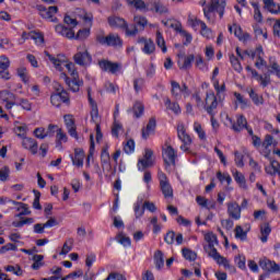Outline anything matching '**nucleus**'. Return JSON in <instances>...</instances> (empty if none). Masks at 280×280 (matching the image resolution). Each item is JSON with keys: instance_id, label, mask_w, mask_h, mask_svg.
Masks as SVG:
<instances>
[{"instance_id": "a211bd4d", "label": "nucleus", "mask_w": 280, "mask_h": 280, "mask_svg": "<svg viewBox=\"0 0 280 280\" xmlns=\"http://www.w3.org/2000/svg\"><path fill=\"white\" fill-rule=\"evenodd\" d=\"M194 60H196V55L189 54V55H179L177 60V67L180 69V71H189L194 65Z\"/></svg>"}, {"instance_id": "864d4df0", "label": "nucleus", "mask_w": 280, "mask_h": 280, "mask_svg": "<svg viewBox=\"0 0 280 280\" xmlns=\"http://www.w3.org/2000/svg\"><path fill=\"white\" fill-rule=\"evenodd\" d=\"M162 23L166 27H172V30H175V32H177V34H179V35H180V32L185 31V28H183V24H180V22H165V21H162Z\"/></svg>"}, {"instance_id": "bf43d9fd", "label": "nucleus", "mask_w": 280, "mask_h": 280, "mask_svg": "<svg viewBox=\"0 0 280 280\" xmlns=\"http://www.w3.org/2000/svg\"><path fill=\"white\" fill-rule=\"evenodd\" d=\"M116 240L119 244H121L125 247L132 245V241H130V237L126 236V234H118Z\"/></svg>"}, {"instance_id": "f03ea898", "label": "nucleus", "mask_w": 280, "mask_h": 280, "mask_svg": "<svg viewBox=\"0 0 280 280\" xmlns=\"http://www.w3.org/2000/svg\"><path fill=\"white\" fill-rule=\"evenodd\" d=\"M129 5L142 12H155L156 14H167V8L161 0H127Z\"/></svg>"}, {"instance_id": "cd10ccee", "label": "nucleus", "mask_w": 280, "mask_h": 280, "mask_svg": "<svg viewBox=\"0 0 280 280\" xmlns=\"http://www.w3.org/2000/svg\"><path fill=\"white\" fill-rule=\"evenodd\" d=\"M155 130H156V119L150 118L149 122L147 124V127L142 128V139H148L152 137Z\"/></svg>"}, {"instance_id": "58836bf2", "label": "nucleus", "mask_w": 280, "mask_h": 280, "mask_svg": "<svg viewBox=\"0 0 280 280\" xmlns=\"http://www.w3.org/2000/svg\"><path fill=\"white\" fill-rule=\"evenodd\" d=\"M108 23H109L110 27H120V28L126 27V20H124L119 16H109Z\"/></svg>"}, {"instance_id": "6e6552de", "label": "nucleus", "mask_w": 280, "mask_h": 280, "mask_svg": "<svg viewBox=\"0 0 280 280\" xmlns=\"http://www.w3.org/2000/svg\"><path fill=\"white\" fill-rule=\"evenodd\" d=\"M55 89L57 92L50 95V104L56 108L61 106V104H69V93L62 90V86L58 83L55 84Z\"/></svg>"}, {"instance_id": "423d86ee", "label": "nucleus", "mask_w": 280, "mask_h": 280, "mask_svg": "<svg viewBox=\"0 0 280 280\" xmlns=\"http://www.w3.org/2000/svg\"><path fill=\"white\" fill-rule=\"evenodd\" d=\"M224 8H226V0H211L208 9H203L206 19L211 21V14H213V12H218L220 19H222L224 16Z\"/></svg>"}, {"instance_id": "39448f33", "label": "nucleus", "mask_w": 280, "mask_h": 280, "mask_svg": "<svg viewBox=\"0 0 280 280\" xmlns=\"http://www.w3.org/2000/svg\"><path fill=\"white\" fill-rule=\"evenodd\" d=\"M73 60L75 65H79V67H91V62H93V57L89 52L86 46L81 45L78 47V51L77 54H74Z\"/></svg>"}, {"instance_id": "a19ab883", "label": "nucleus", "mask_w": 280, "mask_h": 280, "mask_svg": "<svg viewBox=\"0 0 280 280\" xmlns=\"http://www.w3.org/2000/svg\"><path fill=\"white\" fill-rule=\"evenodd\" d=\"M16 74L19 75L20 80L24 82V84L30 83V72L27 71V68L20 67L16 69Z\"/></svg>"}, {"instance_id": "72a5a7b5", "label": "nucleus", "mask_w": 280, "mask_h": 280, "mask_svg": "<svg viewBox=\"0 0 280 280\" xmlns=\"http://www.w3.org/2000/svg\"><path fill=\"white\" fill-rule=\"evenodd\" d=\"M234 180L241 187V189H248V185H246V177L240 171H235L233 173Z\"/></svg>"}, {"instance_id": "393cba45", "label": "nucleus", "mask_w": 280, "mask_h": 280, "mask_svg": "<svg viewBox=\"0 0 280 280\" xmlns=\"http://www.w3.org/2000/svg\"><path fill=\"white\" fill-rule=\"evenodd\" d=\"M183 240H184L183 234H180V233L176 234V232H174V231L167 232L164 236V242L170 245H172V244H174V242H176L177 246H180V244H183Z\"/></svg>"}, {"instance_id": "4c0bfd02", "label": "nucleus", "mask_w": 280, "mask_h": 280, "mask_svg": "<svg viewBox=\"0 0 280 280\" xmlns=\"http://www.w3.org/2000/svg\"><path fill=\"white\" fill-rule=\"evenodd\" d=\"M252 8H254V21L256 23H264V15L261 14V10H259V2L252 1Z\"/></svg>"}, {"instance_id": "de8ad7c7", "label": "nucleus", "mask_w": 280, "mask_h": 280, "mask_svg": "<svg viewBox=\"0 0 280 280\" xmlns=\"http://www.w3.org/2000/svg\"><path fill=\"white\" fill-rule=\"evenodd\" d=\"M230 62H231L234 71H237V73H242L244 68L242 67L240 59H237V57H235V55H230Z\"/></svg>"}, {"instance_id": "bb28decb", "label": "nucleus", "mask_w": 280, "mask_h": 280, "mask_svg": "<svg viewBox=\"0 0 280 280\" xmlns=\"http://www.w3.org/2000/svg\"><path fill=\"white\" fill-rule=\"evenodd\" d=\"M56 34H59V36H63V38H75V32H73L72 28H69L62 24H58L55 26Z\"/></svg>"}, {"instance_id": "338daca9", "label": "nucleus", "mask_w": 280, "mask_h": 280, "mask_svg": "<svg viewBox=\"0 0 280 280\" xmlns=\"http://www.w3.org/2000/svg\"><path fill=\"white\" fill-rule=\"evenodd\" d=\"M33 135L36 139H47V129L38 127L34 130Z\"/></svg>"}, {"instance_id": "a878e982", "label": "nucleus", "mask_w": 280, "mask_h": 280, "mask_svg": "<svg viewBox=\"0 0 280 280\" xmlns=\"http://www.w3.org/2000/svg\"><path fill=\"white\" fill-rule=\"evenodd\" d=\"M228 214L233 220H240L242 218V207L237 202L228 203Z\"/></svg>"}, {"instance_id": "20e7f679", "label": "nucleus", "mask_w": 280, "mask_h": 280, "mask_svg": "<svg viewBox=\"0 0 280 280\" xmlns=\"http://www.w3.org/2000/svg\"><path fill=\"white\" fill-rule=\"evenodd\" d=\"M218 96L215 95V92L213 90H209L206 92V96L203 100V110L210 115V117H215V114L218 113Z\"/></svg>"}, {"instance_id": "6ab92c4d", "label": "nucleus", "mask_w": 280, "mask_h": 280, "mask_svg": "<svg viewBox=\"0 0 280 280\" xmlns=\"http://www.w3.org/2000/svg\"><path fill=\"white\" fill-rule=\"evenodd\" d=\"M98 67L102 71H107V73H117L119 69H121V66L117 62L109 61L107 59H101L98 60Z\"/></svg>"}, {"instance_id": "e2e57ef3", "label": "nucleus", "mask_w": 280, "mask_h": 280, "mask_svg": "<svg viewBox=\"0 0 280 280\" xmlns=\"http://www.w3.org/2000/svg\"><path fill=\"white\" fill-rule=\"evenodd\" d=\"M68 138L67 133L62 131V129H57V145H61V143H67Z\"/></svg>"}, {"instance_id": "f257e3e1", "label": "nucleus", "mask_w": 280, "mask_h": 280, "mask_svg": "<svg viewBox=\"0 0 280 280\" xmlns=\"http://www.w3.org/2000/svg\"><path fill=\"white\" fill-rule=\"evenodd\" d=\"M45 56L54 65L57 71H62V67H66L72 80L69 79V77L65 72L60 73V79L63 80V82H66L67 86L70 91H72V93H78L80 91V88L84 86V81L80 79V74L75 69V63L68 61L65 55H58L57 57H55L54 55L45 51Z\"/></svg>"}, {"instance_id": "f704fd0d", "label": "nucleus", "mask_w": 280, "mask_h": 280, "mask_svg": "<svg viewBox=\"0 0 280 280\" xmlns=\"http://www.w3.org/2000/svg\"><path fill=\"white\" fill-rule=\"evenodd\" d=\"M171 93L173 95V97H175V100H180L182 95H183V85L180 86V84L176 81H172L171 82Z\"/></svg>"}, {"instance_id": "4468645a", "label": "nucleus", "mask_w": 280, "mask_h": 280, "mask_svg": "<svg viewBox=\"0 0 280 280\" xmlns=\"http://www.w3.org/2000/svg\"><path fill=\"white\" fill-rule=\"evenodd\" d=\"M154 165V152L150 149H145L143 156L138 160V170L139 172H143V170H148V167H152Z\"/></svg>"}, {"instance_id": "4d7b16f0", "label": "nucleus", "mask_w": 280, "mask_h": 280, "mask_svg": "<svg viewBox=\"0 0 280 280\" xmlns=\"http://www.w3.org/2000/svg\"><path fill=\"white\" fill-rule=\"evenodd\" d=\"M234 233H235L236 240H241V242L246 241L247 233L244 231L242 225H236Z\"/></svg>"}, {"instance_id": "ddd939ff", "label": "nucleus", "mask_w": 280, "mask_h": 280, "mask_svg": "<svg viewBox=\"0 0 280 280\" xmlns=\"http://www.w3.org/2000/svg\"><path fill=\"white\" fill-rule=\"evenodd\" d=\"M97 42L101 45H107V47L121 48L124 47V40L117 34H109L107 36H98Z\"/></svg>"}, {"instance_id": "7ed1b4c3", "label": "nucleus", "mask_w": 280, "mask_h": 280, "mask_svg": "<svg viewBox=\"0 0 280 280\" xmlns=\"http://www.w3.org/2000/svg\"><path fill=\"white\" fill-rule=\"evenodd\" d=\"M203 248L207 255L210 256L213 260H215L218 266H223V268H225V270H229L231 275H235V272H237V269L235 268V266L231 265V261H229L226 257L218 253L215 245H205Z\"/></svg>"}, {"instance_id": "dca6fc26", "label": "nucleus", "mask_w": 280, "mask_h": 280, "mask_svg": "<svg viewBox=\"0 0 280 280\" xmlns=\"http://www.w3.org/2000/svg\"><path fill=\"white\" fill-rule=\"evenodd\" d=\"M245 69L248 73H250L252 78H254V80H256V82L262 86V89H266V86L270 85L271 79L269 73L259 74V72L253 69L250 66H247Z\"/></svg>"}, {"instance_id": "0e129e2a", "label": "nucleus", "mask_w": 280, "mask_h": 280, "mask_svg": "<svg viewBox=\"0 0 280 280\" xmlns=\"http://www.w3.org/2000/svg\"><path fill=\"white\" fill-rule=\"evenodd\" d=\"M10 178V166H4L0 170V182L5 183Z\"/></svg>"}, {"instance_id": "c85d7f7f", "label": "nucleus", "mask_w": 280, "mask_h": 280, "mask_svg": "<svg viewBox=\"0 0 280 280\" xmlns=\"http://www.w3.org/2000/svg\"><path fill=\"white\" fill-rule=\"evenodd\" d=\"M133 212L136 220L143 218L145 208H143V198H138L137 202L133 203Z\"/></svg>"}, {"instance_id": "8fccbe9b", "label": "nucleus", "mask_w": 280, "mask_h": 280, "mask_svg": "<svg viewBox=\"0 0 280 280\" xmlns=\"http://www.w3.org/2000/svg\"><path fill=\"white\" fill-rule=\"evenodd\" d=\"M194 130L201 141H205V139H207V133L205 132V129H202V125L200 122H194Z\"/></svg>"}, {"instance_id": "aec40b11", "label": "nucleus", "mask_w": 280, "mask_h": 280, "mask_svg": "<svg viewBox=\"0 0 280 280\" xmlns=\"http://www.w3.org/2000/svg\"><path fill=\"white\" fill-rule=\"evenodd\" d=\"M137 43L139 45H143L142 51L147 56H152V54H154V51H156V46L154 45V40H152L150 38L139 37Z\"/></svg>"}, {"instance_id": "9b49d317", "label": "nucleus", "mask_w": 280, "mask_h": 280, "mask_svg": "<svg viewBox=\"0 0 280 280\" xmlns=\"http://www.w3.org/2000/svg\"><path fill=\"white\" fill-rule=\"evenodd\" d=\"M225 126H231L232 130L234 132H242L244 128H248V121L246 120V117L244 115H237L236 116V122L233 121V118L229 116V114H225V118L223 119Z\"/></svg>"}, {"instance_id": "c03bdc74", "label": "nucleus", "mask_w": 280, "mask_h": 280, "mask_svg": "<svg viewBox=\"0 0 280 280\" xmlns=\"http://www.w3.org/2000/svg\"><path fill=\"white\" fill-rule=\"evenodd\" d=\"M11 205H14L15 207H21V209H24V211H21L16 217L21 218L22 215H30L32 213V211H30V208L27 207L26 203L23 202H19V201H14L12 199H10Z\"/></svg>"}, {"instance_id": "052dcab7", "label": "nucleus", "mask_w": 280, "mask_h": 280, "mask_svg": "<svg viewBox=\"0 0 280 280\" xmlns=\"http://www.w3.org/2000/svg\"><path fill=\"white\" fill-rule=\"evenodd\" d=\"M133 22L136 23V25H138V27H142V30H145V27L148 25V19H145V16H141V15H136L133 18Z\"/></svg>"}, {"instance_id": "69168bd1", "label": "nucleus", "mask_w": 280, "mask_h": 280, "mask_svg": "<svg viewBox=\"0 0 280 280\" xmlns=\"http://www.w3.org/2000/svg\"><path fill=\"white\" fill-rule=\"evenodd\" d=\"M124 152H126V154H132L135 152V140L129 139L124 144Z\"/></svg>"}, {"instance_id": "0eeeda50", "label": "nucleus", "mask_w": 280, "mask_h": 280, "mask_svg": "<svg viewBox=\"0 0 280 280\" xmlns=\"http://www.w3.org/2000/svg\"><path fill=\"white\" fill-rule=\"evenodd\" d=\"M88 100L91 106V119L95 124L96 128V141L102 139V129L100 128V110L97 109V103L91 97V91H88Z\"/></svg>"}, {"instance_id": "9d476101", "label": "nucleus", "mask_w": 280, "mask_h": 280, "mask_svg": "<svg viewBox=\"0 0 280 280\" xmlns=\"http://www.w3.org/2000/svg\"><path fill=\"white\" fill-rule=\"evenodd\" d=\"M246 56L252 60H255L254 66L256 69H261L262 67H268V62L264 60V47L257 46L255 50L245 51Z\"/></svg>"}, {"instance_id": "473e14b6", "label": "nucleus", "mask_w": 280, "mask_h": 280, "mask_svg": "<svg viewBox=\"0 0 280 280\" xmlns=\"http://www.w3.org/2000/svg\"><path fill=\"white\" fill-rule=\"evenodd\" d=\"M164 105L166 107V110H171L172 113H174V115H180L182 109H180V105L176 102H172V100L166 98L164 101Z\"/></svg>"}, {"instance_id": "79ce46f5", "label": "nucleus", "mask_w": 280, "mask_h": 280, "mask_svg": "<svg viewBox=\"0 0 280 280\" xmlns=\"http://www.w3.org/2000/svg\"><path fill=\"white\" fill-rule=\"evenodd\" d=\"M191 100L195 102L197 108H202L205 106V101L202 100V92L197 90L191 94Z\"/></svg>"}, {"instance_id": "09e8293b", "label": "nucleus", "mask_w": 280, "mask_h": 280, "mask_svg": "<svg viewBox=\"0 0 280 280\" xmlns=\"http://www.w3.org/2000/svg\"><path fill=\"white\" fill-rule=\"evenodd\" d=\"M72 249H73V238H68L63 243V246H62L61 252L59 253V255H69V253H71Z\"/></svg>"}, {"instance_id": "ea45409f", "label": "nucleus", "mask_w": 280, "mask_h": 280, "mask_svg": "<svg viewBox=\"0 0 280 280\" xmlns=\"http://www.w3.org/2000/svg\"><path fill=\"white\" fill-rule=\"evenodd\" d=\"M14 132L20 137L21 139H25L27 135V125L15 122Z\"/></svg>"}, {"instance_id": "b1692460", "label": "nucleus", "mask_w": 280, "mask_h": 280, "mask_svg": "<svg viewBox=\"0 0 280 280\" xmlns=\"http://www.w3.org/2000/svg\"><path fill=\"white\" fill-rule=\"evenodd\" d=\"M259 266L262 270H266L267 272H279V265L268 258L260 259Z\"/></svg>"}, {"instance_id": "a18cd8bd", "label": "nucleus", "mask_w": 280, "mask_h": 280, "mask_svg": "<svg viewBox=\"0 0 280 280\" xmlns=\"http://www.w3.org/2000/svg\"><path fill=\"white\" fill-rule=\"evenodd\" d=\"M154 264H155L158 270H161V268H163V266H165V258H163V252H161V250L155 252Z\"/></svg>"}, {"instance_id": "412c9836", "label": "nucleus", "mask_w": 280, "mask_h": 280, "mask_svg": "<svg viewBox=\"0 0 280 280\" xmlns=\"http://www.w3.org/2000/svg\"><path fill=\"white\" fill-rule=\"evenodd\" d=\"M85 158H86V154L84 153V150L81 148L74 149V155H70L72 165H74L75 167H84Z\"/></svg>"}, {"instance_id": "3c124183", "label": "nucleus", "mask_w": 280, "mask_h": 280, "mask_svg": "<svg viewBox=\"0 0 280 280\" xmlns=\"http://www.w3.org/2000/svg\"><path fill=\"white\" fill-rule=\"evenodd\" d=\"M5 272H12L13 275H15V277H23V269H21V266L16 265V266H5L4 267Z\"/></svg>"}, {"instance_id": "5701e85b", "label": "nucleus", "mask_w": 280, "mask_h": 280, "mask_svg": "<svg viewBox=\"0 0 280 280\" xmlns=\"http://www.w3.org/2000/svg\"><path fill=\"white\" fill-rule=\"evenodd\" d=\"M39 12L40 16L46 19V21H50V23L58 21V19L54 18V15L58 13V7L40 8Z\"/></svg>"}, {"instance_id": "c756f323", "label": "nucleus", "mask_w": 280, "mask_h": 280, "mask_svg": "<svg viewBox=\"0 0 280 280\" xmlns=\"http://www.w3.org/2000/svg\"><path fill=\"white\" fill-rule=\"evenodd\" d=\"M265 10H268L270 14H280V4L275 0H262Z\"/></svg>"}, {"instance_id": "7c9ffc66", "label": "nucleus", "mask_w": 280, "mask_h": 280, "mask_svg": "<svg viewBox=\"0 0 280 280\" xmlns=\"http://www.w3.org/2000/svg\"><path fill=\"white\" fill-rule=\"evenodd\" d=\"M247 93L255 106H264V95H259L254 89H249Z\"/></svg>"}, {"instance_id": "6e6d98bb", "label": "nucleus", "mask_w": 280, "mask_h": 280, "mask_svg": "<svg viewBox=\"0 0 280 280\" xmlns=\"http://www.w3.org/2000/svg\"><path fill=\"white\" fill-rule=\"evenodd\" d=\"M205 241L208 243V246H218V236L213 232L205 234Z\"/></svg>"}, {"instance_id": "2eb2a0df", "label": "nucleus", "mask_w": 280, "mask_h": 280, "mask_svg": "<svg viewBox=\"0 0 280 280\" xmlns=\"http://www.w3.org/2000/svg\"><path fill=\"white\" fill-rule=\"evenodd\" d=\"M0 102L4 104L5 110L10 112L16 105V94L8 90H2L0 91Z\"/></svg>"}, {"instance_id": "37998d69", "label": "nucleus", "mask_w": 280, "mask_h": 280, "mask_svg": "<svg viewBox=\"0 0 280 280\" xmlns=\"http://www.w3.org/2000/svg\"><path fill=\"white\" fill-rule=\"evenodd\" d=\"M195 66L200 71H209V67L207 66V62H205V59L202 58V55H196L195 56Z\"/></svg>"}, {"instance_id": "4be33fe9", "label": "nucleus", "mask_w": 280, "mask_h": 280, "mask_svg": "<svg viewBox=\"0 0 280 280\" xmlns=\"http://www.w3.org/2000/svg\"><path fill=\"white\" fill-rule=\"evenodd\" d=\"M22 148H24V150H28L31 154H38V141H36L34 138H23Z\"/></svg>"}, {"instance_id": "13d9d810", "label": "nucleus", "mask_w": 280, "mask_h": 280, "mask_svg": "<svg viewBox=\"0 0 280 280\" xmlns=\"http://www.w3.org/2000/svg\"><path fill=\"white\" fill-rule=\"evenodd\" d=\"M269 65L277 78L280 79V66L275 57H269Z\"/></svg>"}, {"instance_id": "680f3d73", "label": "nucleus", "mask_w": 280, "mask_h": 280, "mask_svg": "<svg viewBox=\"0 0 280 280\" xmlns=\"http://www.w3.org/2000/svg\"><path fill=\"white\" fill-rule=\"evenodd\" d=\"M15 106H21L23 110H32V103L27 98H20L18 103L15 102Z\"/></svg>"}, {"instance_id": "5fc2aeb1", "label": "nucleus", "mask_w": 280, "mask_h": 280, "mask_svg": "<svg viewBox=\"0 0 280 280\" xmlns=\"http://www.w3.org/2000/svg\"><path fill=\"white\" fill-rule=\"evenodd\" d=\"M182 253H183V257L185 259H187L188 261H196V258L198 257L196 252H194V250H191L189 248H183Z\"/></svg>"}, {"instance_id": "774afa93", "label": "nucleus", "mask_w": 280, "mask_h": 280, "mask_svg": "<svg viewBox=\"0 0 280 280\" xmlns=\"http://www.w3.org/2000/svg\"><path fill=\"white\" fill-rule=\"evenodd\" d=\"M143 110H144L143 104H141L139 102L135 103V105H133L135 117H137V118L141 117V115H143Z\"/></svg>"}, {"instance_id": "2f4dec72", "label": "nucleus", "mask_w": 280, "mask_h": 280, "mask_svg": "<svg viewBox=\"0 0 280 280\" xmlns=\"http://www.w3.org/2000/svg\"><path fill=\"white\" fill-rule=\"evenodd\" d=\"M234 104H235V108H237V106H240V108H242L243 110L245 108H248L249 104H248V100H246L244 97V95H242L241 93L234 92Z\"/></svg>"}, {"instance_id": "603ef678", "label": "nucleus", "mask_w": 280, "mask_h": 280, "mask_svg": "<svg viewBox=\"0 0 280 280\" xmlns=\"http://www.w3.org/2000/svg\"><path fill=\"white\" fill-rule=\"evenodd\" d=\"M155 40L158 47L162 49L163 54H167V46H165V38H163V34H161V31H158Z\"/></svg>"}, {"instance_id": "e433bc0d", "label": "nucleus", "mask_w": 280, "mask_h": 280, "mask_svg": "<svg viewBox=\"0 0 280 280\" xmlns=\"http://www.w3.org/2000/svg\"><path fill=\"white\" fill-rule=\"evenodd\" d=\"M31 40H34L35 45L43 47L45 45V35L40 32H31Z\"/></svg>"}, {"instance_id": "c9c22d12", "label": "nucleus", "mask_w": 280, "mask_h": 280, "mask_svg": "<svg viewBox=\"0 0 280 280\" xmlns=\"http://www.w3.org/2000/svg\"><path fill=\"white\" fill-rule=\"evenodd\" d=\"M230 34H234L238 40H246V37L244 35V32L242 31V26L237 24H233L232 26H229Z\"/></svg>"}, {"instance_id": "f8f14e48", "label": "nucleus", "mask_w": 280, "mask_h": 280, "mask_svg": "<svg viewBox=\"0 0 280 280\" xmlns=\"http://www.w3.org/2000/svg\"><path fill=\"white\" fill-rule=\"evenodd\" d=\"M158 178L160 180V189H161L164 198H173L174 189L172 188V185L170 184V179L167 178V175H165V173H163L162 171H159Z\"/></svg>"}, {"instance_id": "49530a36", "label": "nucleus", "mask_w": 280, "mask_h": 280, "mask_svg": "<svg viewBox=\"0 0 280 280\" xmlns=\"http://www.w3.org/2000/svg\"><path fill=\"white\" fill-rule=\"evenodd\" d=\"M43 259H45V256L43 255H34L33 256V265L32 268L33 270H38L40 268H43V266H45V262H43Z\"/></svg>"}, {"instance_id": "1a4fd4ad", "label": "nucleus", "mask_w": 280, "mask_h": 280, "mask_svg": "<svg viewBox=\"0 0 280 280\" xmlns=\"http://www.w3.org/2000/svg\"><path fill=\"white\" fill-rule=\"evenodd\" d=\"M177 137L179 141H182V145L179 147L183 152H190L191 150V143H194V140H191V136L187 133V129L185 128L184 124L177 125Z\"/></svg>"}, {"instance_id": "f3484780", "label": "nucleus", "mask_w": 280, "mask_h": 280, "mask_svg": "<svg viewBox=\"0 0 280 280\" xmlns=\"http://www.w3.org/2000/svg\"><path fill=\"white\" fill-rule=\"evenodd\" d=\"M162 158L165 165H176V159H178V153L172 145H166L162 150Z\"/></svg>"}]
</instances>
